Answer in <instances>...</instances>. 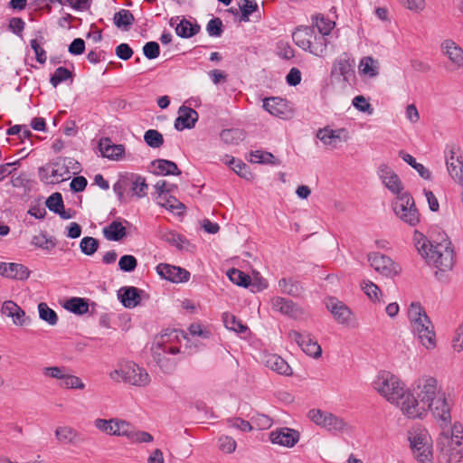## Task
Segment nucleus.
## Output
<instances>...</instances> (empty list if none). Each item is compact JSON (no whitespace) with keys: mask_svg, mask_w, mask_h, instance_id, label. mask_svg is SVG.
Returning <instances> with one entry per match:
<instances>
[{"mask_svg":"<svg viewBox=\"0 0 463 463\" xmlns=\"http://www.w3.org/2000/svg\"><path fill=\"white\" fill-rule=\"evenodd\" d=\"M430 411L443 429L438 439V446L448 457V463H461L463 425L455 422L447 428L450 421V406L438 390L437 380L431 376L418 378L411 390H407L402 402V412L409 419H422Z\"/></svg>","mask_w":463,"mask_h":463,"instance_id":"f257e3e1","label":"nucleus"},{"mask_svg":"<svg viewBox=\"0 0 463 463\" xmlns=\"http://www.w3.org/2000/svg\"><path fill=\"white\" fill-rule=\"evenodd\" d=\"M413 243L419 254L428 265L440 271L452 269L454 265V250L451 247L450 241L444 240L441 242L433 244L423 233L415 231Z\"/></svg>","mask_w":463,"mask_h":463,"instance_id":"f03ea898","label":"nucleus"},{"mask_svg":"<svg viewBox=\"0 0 463 463\" xmlns=\"http://www.w3.org/2000/svg\"><path fill=\"white\" fill-rule=\"evenodd\" d=\"M408 318L420 344L428 350L434 349L437 344L434 326L420 303L412 302L410 305Z\"/></svg>","mask_w":463,"mask_h":463,"instance_id":"7ed1b4c3","label":"nucleus"},{"mask_svg":"<svg viewBox=\"0 0 463 463\" xmlns=\"http://www.w3.org/2000/svg\"><path fill=\"white\" fill-rule=\"evenodd\" d=\"M373 387L386 401L402 411V402L407 390L398 376L388 371H381L373 380Z\"/></svg>","mask_w":463,"mask_h":463,"instance_id":"20e7f679","label":"nucleus"},{"mask_svg":"<svg viewBox=\"0 0 463 463\" xmlns=\"http://www.w3.org/2000/svg\"><path fill=\"white\" fill-rule=\"evenodd\" d=\"M148 184L146 178L135 174L120 175L113 184V191L121 203H127L129 196L143 198L147 194Z\"/></svg>","mask_w":463,"mask_h":463,"instance_id":"39448f33","label":"nucleus"},{"mask_svg":"<svg viewBox=\"0 0 463 463\" xmlns=\"http://www.w3.org/2000/svg\"><path fill=\"white\" fill-rule=\"evenodd\" d=\"M408 440L418 463H433L432 441L427 430L412 428L408 431Z\"/></svg>","mask_w":463,"mask_h":463,"instance_id":"423d86ee","label":"nucleus"},{"mask_svg":"<svg viewBox=\"0 0 463 463\" xmlns=\"http://www.w3.org/2000/svg\"><path fill=\"white\" fill-rule=\"evenodd\" d=\"M110 377L114 381H120L131 385L145 387L150 383L148 373L142 367L133 362H127L118 369L110 373Z\"/></svg>","mask_w":463,"mask_h":463,"instance_id":"0eeeda50","label":"nucleus"},{"mask_svg":"<svg viewBox=\"0 0 463 463\" xmlns=\"http://www.w3.org/2000/svg\"><path fill=\"white\" fill-rule=\"evenodd\" d=\"M392 209L395 215L408 225L414 227L420 222V213L409 193L396 196L392 203Z\"/></svg>","mask_w":463,"mask_h":463,"instance_id":"6e6552de","label":"nucleus"},{"mask_svg":"<svg viewBox=\"0 0 463 463\" xmlns=\"http://www.w3.org/2000/svg\"><path fill=\"white\" fill-rule=\"evenodd\" d=\"M42 179L48 184H58L71 177L66 160L58 158L39 169Z\"/></svg>","mask_w":463,"mask_h":463,"instance_id":"1a4fd4ad","label":"nucleus"},{"mask_svg":"<svg viewBox=\"0 0 463 463\" xmlns=\"http://www.w3.org/2000/svg\"><path fill=\"white\" fill-rule=\"evenodd\" d=\"M317 137L328 149H336L338 147V143L348 141L350 135L348 130L345 128L333 129L329 126H326L317 130Z\"/></svg>","mask_w":463,"mask_h":463,"instance_id":"9d476101","label":"nucleus"},{"mask_svg":"<svg viewBox=\"0 0 463 463\" xmlns=\"http://www.w3.org/2000/svg\"><path fill=\"white\" fill-rule=\"evenodd\" d=\"M288 337L298 344L305 354L313 357L319 358L322 354V348L315 338L308 333H300L296 330H290Z\"/></svg>","mask_w":463,"mask_h":463,"instance_id":"9b49d317","label":"nucleus"},{"mask_svg":"<svg viewBox=\"0 0 463 463\" xmlns=\"http://www.w3.org/2000/svg\"><path fill=\"white\" fill-rule=\"evenodd\" d=\"M368 261L376 272L385 277L395 276L401 271L400 266L390 257L379 252L368 254Z\"/></svg>","mask_w":463,"mask_h":463,"instance_id":"f8f14e48","label":"nucleus"},{"mask_svg":"<svg viewBox=\"0 0 463 463\" xmlns=\"http://www.w3.org/2000/svg\"><path fill=\"white\" fill-rule=\"evenodd\" d=\"M93 424L100 432L118 437H124L127 429H129V422L119 418H111L109 420L97 418L93 421Z\"/></svg>","mask_w":463,"mask_h":463,"instance_id":"ddd939ff","label":"nucleus"},{"mask_svg":"<svg viewBox=\"0 0 463 463\" xmlns=\"http://www.w3.org/2000/svg\"><path fill=\"white\" fill-rule=\"evenodd\" d=\"M449 175L459 184H463V159L460 146H452L446 158Z\"/></svg>","mask_w":463,"mask_h":463,"instance_id":"4468645a","label":"nucleus"},{"mask_svg":"<svg viewBox=\"0 0 463 463\" xmlns=\"http://www.w3.org/2000/svg\"><path fill=\"white\" fill-rule=\"evenodd\" d=\"M378 176L383 185L396 196L401 195L403 191V184L398 175L387 165L383 164L377 171Z\"/></svg>","mask_w":463,"mask_h":463,"instance_id":"2eb2a0df","label":"nucleus"},{"mask_svg":"<svg viewBox=\"0 0 463 463\" xmlns=\"http://www.w3.org/2000/svg\"><path fill=\"white\" fill-rule=\"evenodd\" d=\"M156 270L162 279L173 283L186 282L190 279V272L178 266L160 263L156 266Z\"/></svg>","mask_w":463,"mask_h":463,"instance_id":"dca6fc26","label":"nucleus"},{"mask_svg":"<svg viewBox=\"0 0 463 463\" xmlns=\"http://www.w3.org/2000/svg\"><path fill=\"white\" fill-rule=\"evenodd\" d=\"M299 432L290 428H279L269 433V440L276 445L292 448L299 440Z\"/></svg>","mask_w":463,"mask_h":463,"instance_id":"f3484780","label":"nucleus"},{"mask_svg":"<svg viewBox=\"0 0 463 463\" xmlns=\"http://www.w3.org/2000/svg\"><path fill=\"white\" fill-rule=\"evenodd\" d=\"M326 305L338 323L345 325L351 324L354 315L345 304L335 298H330L327 299Z\"/></svg>","mask_w":463,"mask_h":463,"instance_id":"a211bd4d","label":"nucleus"},{"mask_svg":"<svg viewBox=\"0 0 463 463\" xmlns=\"http://www.w3.org/2000/svg\"><path fill=\"white\" fill-rule=\"evenodd\" d=\"M354 61L346 52L336 58L332 66V76H342L344 80H349L354 74Z\"/></svg>","mask_w":463,"mask_h":463,"instance_id":"6ab92c4d","label":"nucleus"},{"mask_svg":"<svg viewBox=\"0 0 463 463\" xmlns=\"http://www.w3.org/2000/svg\"><path fill=\"white\" fill-rule=\"evenodd\" d=\"M270 304L271 308L274 311L279 312L289 317L297 319L303 315V311L298 305L282 297H274L271 299Z\"/></svg>","mask_w":463,"mask_h":463,"instance_id":"aec40b11","label":"nucleus"},{"mask_svg":"<svg viewBox=\"0 0 463 463\" xmlns=\"http://www.w3.org/2000/svg\"><path fill=\"white\" fill-rule=\"evenodd\" d=\"M2 313L12 317L15 326H24L31 324V319L25 312L14 301L7 300L3 303Z\"/></svg>","mask_w":463,"mask_h":463,"instance_id":"412c9836","label":"nucleus"},{"mask_svg":"<svg viewBox=\"0 0 463 463\" xmlns=\"http://www.w3.org/2000/svg\"><path fill=\"white\" fill-rule=\"evenodd\" d=\"M197 120L198 113L194 109L181 106L178 109V117L175 121V128L179 131L193 128Z\"/></svg>","mask_w":463,"mask_h":463,"instance_id":"4be33fe9","label":"nucleus"},{"mask_svg":"<svg viewBox=\"0 0 463 463\" xmlns=\"http://www.w3.org/2000/svg\"><path fill=\"white\" fill-rule=\"evenodd\" d=\"M441 50L448 57L453 69H459L463 64V50L452 40H445L441 43Z\"/></svg>","mask_w":463,"mask_h":463,"instance_id":"5701e85b","label":"nucleus"},{"mask_svg":"<svg viewBox=\"0 0 463 463\" xmlns=\"http://www.w3.org/2000/svg\"><path fill=\"white\" fill-rule=\"evenodd\" d=\"M99 148L101 155L110 160H120L125 154V146L123 145H115L109 137L101 138L99 142Z\"/></svg>","mask_w":463,"mask_h":463,"instance_id":"b1692460","label":"nucleus"},{"mask_svg":"<svg viewBox=\"0 0 463 463\" xmlns=\"http://www.w3.org/2000/svg\"><path fill=\"white\" fill-rule=\"evenodd\" d=\"M151 172L156 175H179L181 171L177 165L166 159H156L151 163Z\"/></svg>","mask_w":463,"mask_h":463,"instance_id":"393cba45","label":"nucleus"},{"mask_svg":"<svg viewBox=\"0 0 463 463\" xmlns=\"http://www.w3.org/2000/svg\"><path fill=\"white\" fill-rule=\"evenodd\" d=\"M30 270L21 263H5L3 277L16 280H25L30 276Z\"/></svg>","mask_w":463,"mask_h":463,"instance_id":"a878e982","label":"nucleus"},{"mask_svg":"<svg viewBox=\"0 0 463 463\" xmlns=\"http://www.w3.org/2000/svg\"><path fill=\"white\" fill-rule=\"evenodd\" d=\"M169 338H170V335H167V334L162 335L156 338V342L153 344V345L151 347L153 356L157 363H160V361H161V358H160L161 351L164 354L170 353L172 354H176L179 353L178 347L170 346V345H166V342L169 340Z\"/></svg>","mask_w":463,"mask_h":463,"instance_id":"bb28decb","label":"nucleus"},{"mask_svg":"<svg viewBox=\"0 0 463 463\" xmlns=\"http://www.w3.org/2000/svg\"><path fill=\"white\" fill-rule=\"evenodd\" d=\"M140 292L141 290L135 287L121 288L119 298L123 306L128 308L137 307L141 301Z\"/></svg>","mask_w":463,"mask_h":463,"instance_id":"cd10ccee","label":"nucleus"},{"mask_svg":"<svg viewBox=\"0 0 463 463\" xmlns=\"http://www.w3.org/2000/svg\"><path fill=\"white\" fill-rule=\"evenodd\" d=\"M315 30L313 27H298L292 33V38L296 45L304 51L310 47V41L313 40Z\"/></svg>","mask_w":463,"mask_h":463,"instance_id":"c85d7f7f","label":"nucleus"},{"mask_svg":"<svg viewBox=\"0 0 463 463\" xmlns=\"http://www.w3.org/2000/svg\"><path fill=\"white\" fill-rule=\"evenodd\" d=\"M265 365L280 374H291V368L288 364L279 355L275 354H267L264 360Z\"/></svg>","mask_w":463,"mask_h":463,"instance_id":"c756f323","label":"nucleus"},{"mask_svg":"<svg viewBox=\"0 0 463 463\" xmlns=\"http://www.w3.org/2000/svg\"><path fill=\"white\" fill-rule=\"evenodd\" d=\"M55 438L61 444H75L80 439V433L71 426H59L55 430Z\"/></svg>","mask_w":463,"mask_h":463,"instance_id":"7c9ffc66","label":"nucleus"},{"mask_svg":"<svg viewBox=\"0 0 463 463\" xmlns=\"http://www.w3.org/2000/svg\"><path fill=\"white\" fill-rule=\"evenodd\" d=\"M278 286L281 293L294 298H298L303 293V287L301 284L293 279L283 278L279 280Z\"/></svg>","mask_w":463,"mask_h":463,"instance_id":"2f4dec72","label":"nucleus"},{"mask_svg":"<svg viewBox=\"0 0 463 463\" xmlns=\"http://www.w3.org/2000/svg\"><path fill=\"white\" fill-rule=\"evenodd\" d=\"M263 108L271 115L282 118L286 114V102L280 98L271 97L263 100Z\"/></svg>","mask_w":463,"mask_h":463,"instance_id":"473e14b6","label":"nucleus"},{"mask_svg":"<svg viewBox=\"0 0 463 463\" xmlns=\"http://www.w3.org/2000/svg\"><path fill=\"white\" fill-rule=\"evenodd\" d=\"M157 203L167 209L168 211L175 213L178 215L182 214L185 206L175 197L168 194L157 196Z\"/></svg>","mask_w":463,"mask_h":463,"instance_id":"72a5a7b5","label":"nucleus"},{"mask_svg":"<svg viewBox=\"0 0 463 463\" xmlns=\"http://www.w3.org/2000/svg\"><path fill=\"white\" fill-rule=\"evenodd\" d=\"M323 428L334 432H347L351 430V426L343 418H340L331 412L327 416Z\"/></svg>","mask_w":463,"mask_h":463,"instance_id":"f704fd0d","label":"nucleus"},{"mask_svg":"<svg viewBox=\"0 0 463 463\" xmlns=\"http://www.w3.org/2000/svg\"><path fill=\"white\" fill-rule=\"evenodd\" d=\"M103 235L109 241H118L127 234L126 228L118 221L103 228Z\"/></svg>","mask_w":463,"mask_h":463,"instance_id":"c9c22d12","label":"nucleus"},{"mask_svg":"<svg viewBox=\"0 0 463 463\" xmlns=\"http://www.w3.org/2000/svg\"><path fill=\"white\" fill-rule=\"evenodd\" d=\"M327 45L328 41L325 35L314 33V37L310 41V47L307 49V52L317 57H325L327 53Z\"/></svg>","mask_w":463,"mask_h":463,"instance_id":"e433bc0d","label":"nucleus"},{"mask_svg":"<svg viewBox=\"0 0 463 463\" xmlns=\"http://www.w3.org/2000/svg\"><path fill=\"white\" fill-rule=\"evenodd\" d=\"M358 68L361 74L370 78H373L379 73V62L371 56L362 58Z\"/></svg>","mask_w":463,"mask_h":463,"instance_id":"4c0bfd02","label":"nucleus"},{"mask_svg":"<svg viewBox=\"0 0 463 463\" xmlns=\"http://www.w3.org/2000/svg\"><path fill=\"white\" fill-rule=\"evenodd\" d=\"M399 156L406 162L408 165H410L412 168H414L420 177H422L425 180H430L431 178V173L430 171L426 168L423 165L417 163L416 159L410 154L401 150L399 152Z\"/></svg>","mask_w":463,"mask_h":463,"instance_id":"58836bf2","label":"nucleus"},{"mask_svg":"<svg viewBox=\"0 0 463 463\" xmlns=\"http://www.w3.org/2000/svg\"><path fill=\"white\" fill-rule=\"evenodd\" d=\"M200 25L197 24H193L186 19H182L175 27V33L182 38H190L200 32Z\"/></svg>","mask_w":463,"mask_h":463,"instance_id":"ea45409f","label":"nucleus"},{"mask_svg":"<svg viewBox=\"0 0 463 463\" xmlns=\"http://www.w3.org/2000/svg\"><path fill=\"white\" fill-rule=\"evenodd\" d=\"M64 307L76 315H84L89 312V301L81 298H71L66 301Z\"/></svg>","mask_w":463,"mask_h":463,"instance_id":"a19ab883","label":"nucleus"},{"mask_svg":"<svg viewBox=\"0 0 463 463\" xmlns=\"http://www.w3.org/2000/svg\"><path fill=\"white\" fill-rule=\"evenodd\" d=\"M113 21L118 28L128 30L135 18L129 10L121 9L114 14Z\"/></svg>","mask_w":463,"mask_h":463,"instance_id":"79ce46f5","label":"nucleus"},{"mask_svg":"<svg viewBox=\"0 0 463 463\" xmlns=\"http://www.w3.org/2000/svg\"><path fill=\"white\" fill-rule=\"evenodd\" d=\"M124 437H126L131 442L147 443L153 441V436L150 433L146 431L136 430L130 423L129 429H127Z\"/></svg>","mask_w":463,"mask_h":463,"instance_id":"37998d69","label":"nucleus"},{"mask_svg":"<svg viewBox=\"0 0 463 463\" xmlns=\"http://www.w3.org/2000/svg\"><path fill=\"white\" fill-rule=\"evenodd\" d=\"M38 312H39V317L45 321L48 325L53 326L58 322V316L56 312L49 307V306L44 303L41 302L38 304Z\"/></svg>","mask_w":463,"mask_h":463,"instance_id":"c03bdc74","label":"nucleus"},{"mask_svg":"<svg viewBox=\"0 0 463 463\" xmlns=\"http://www.w3.org/2000/svg\"><path fill=\"white\" fill-rule=\"evenodd\" d=\"M227 276L232 283L238 286L244 288L250 287V277L237 269H231L227 272Z\"/></svg>","mask_w":463,"mask_h":463,"instance_id":"a18cd8bd","label":"nucleus"},{"mask_svg":"<svg viewBox=\"0 0 463 463\" xmlns=\"http://www.w3.org/2000/svg\"><path fill=\"white\" fill-rule=\"evenodd\" d=\"M224 326L227 329L235 331L237 333H243L248 328L244 326L237 317L230 313H224L222 315Z\"/></svg>","mask_w":463,"mask_h":463,"instance_id":"49530a36","label":"nucleus"},{"mask_svg":"<svg viewBox=\"0 0 463 463\" xmlns=\"http://www.w3.org/2000/svg\"><path fill=\"white\" fill-rule=\"evenodd\" d=\"M232 169L241 177L250 180L252 178V173L249 170L248 165L241 160L231 158L226 162Z\"/></svg>","mask_w":463,"mask_h":463,"instance_id":"de8ad7c7","label":"nucleus"},{"mask_svg":"<svg viewBox=\"0 0 463 463\" xmlns=\"http://www.w3.org/2000/svg\"><path fill=\"white\" fill-rule=\"evenodd\" d=\"M315 25L317 27L319 34L328 35L335 26V23L326 19L322 14H317L313 17Z\"/></svg>","mask_w":463,"mask_h":463,"instance_id":"09e8293b","label":"nucleus"},{"mask_svg":"<svg viewBox=\"0 0 463 463\" xmlns=\"http://www.w3.org/2000/svg\"><path fill=\"white\" fill-rule=\"evenodd\" d=\"M144 140L148 146L153 148H158L164 144L163 135L156 129L146 131Z\"/></svg>","mask_w":463,"mask_h":463,"instance_id":"8fccbe9b","label":"nucleus"},{"mask_svg":"<svg viewBox=\"0 0 463 463\" xmlns=\"http://www.w3.org/2000/svg\"><path fill=\"white\" fill-rule=\"evenodd\" d=\"M60 387L67 389H79L83 390L85 384L78 376L69 373L68 372L63 376L62 382L60 383Z\"/></svg>","mask_w":463,"mask_h":463,"instance_id":"3c124183","label":"nucleus"},{"mask_svg":"<svg viewBox=\"0 0 463 463\" xmlns=\"http://www.w3.org/2000/svg\"><path fill=\"white\" fill-rule=\"evenodd\" d=\"M99 248V241L93 237H84L80 242V249L85 255H93Z\"/></svg>","mask_w":463,"mask_h":463,"instance_id":"603ef678","label":"nucleus"},{"mask_svg":"<svg viewBox=\"0 0 463 463\" xmlns=\"http://www.w3.org/2000/svg\"><path fill=\"white\" fill-rule=\"evenodd\" d=\"M161 239L180 250L184 248V243L186 242L182 235L174 231L162 232Z\"/></svg>","mask_w":463,"mask_h":463,"instance_id":"864d4df0","label":"nucleus"},{"mask_svg":"<svg viewBox=\"0 0 463 463\" xmlns=\"http://www.w3.org/2000/svg\"><path fill=\"white\" fill-rule=\"evenodd\" d=\"M72 73L65 67H59L55 70L54 73L51 76L50 82L56 88L60 83L71 79Z\"/></svg>","mask_w":463,"mask_h":463,"instance_id":"5fc2aeb1","label":"nucleus"},{"mask_svg":"<svg viewBox=\"0 0 463 463\" xmlns=\"http://www.w3.org/2000/svg\"><path fill=\"white\" fill-rule=\"evenodd\" d=\"M31 243L36 248L46 250H51L56 246L55 242L52 239H48L44 233L34 235Z\"/></svg>","mask_w":463,"mask_h":463,"instance_id":"6e6d98bb","label":"nucleus"},{"mask_svg":"<svg viewBox=\"0 0 463 463\" xmlns=\"http://www.w3.org/2000/svg\"><path fill=\"white\" fill-rule=\"evenodd\" d=\"M239 7L241 11V20L249 21V15L258 9V4L255 0H240Z\"/></svg>","mask_w":463,"mask_h":463,"instance_id":"4d7b16f0","label":"nucleus"},{"mask_svg":"<svg viewBox=\"0 0 463 463\" xmlns=\"http://www.w3.org/2000/svg\"><path fill=\"white\" fill-rule=\"evenodd\" d=\"M46 207L54 213H60L64 207L62 196L60 193H54L46 200Z\"/></svg>","mask_w":463,"mask_h":463,"instance_id":"13d9d810","label":"nucleus"},{"mask_svg":"<svg viewBox=\"0 0 463 463\" xmlns=\"http://www.w3.org/2000/svg\"><path fill=\"white\" fill-rule=\"evenodd\" d=\"M68 369L64 366H47L43 369V374L45 377L60 380L62 382L63 376Z\"/></svg>","mask_w":463,"mask_h":463,"instance_id":"bf43d9fd","label":"nucleus"},{"mask_svg":"<svg viewBox=\"0 0 463 463\" xmlns=\"http://www.w3.org/2000/svg\"><path fill=\"white\" fill-rule=\"evenodd\" d=\"M206 31L212 37H220L223 32L222 20L218 17L211 19L206 25Z\"/></svg>","mask_w":463,"mask_h":463,"instance_id":"052dcab7","label":"nucleus"},{"mask_svg":"<svg viewBox=\"0 0 463 463\" xmlns=\"http://www.w3.org/2000/svg\"><path fill=\"white\" fill-rule=\"evenodd\" d=\"M137 265V260L133 255H124L119 259V269L125 272L133 271Z\"/></svg>","mask_w":463,"mask_h":463,"instance_id":"680f3d73","label":"nucleus"},{"mask_svg":"<svg viewBox=\"0 0 463 463\" xmlns=\"http://www.w3.org/2000/svg\"><path fill=\"white\" fill-rule=\"evenodd\" d=\"M330 412L324 411L321 410H310L308 412V418L317 426H320L323 428L324 424L326 423V420L327 419V416Z\"/></svg>","mask_w":463,"mask_h":463,"instance_id":"e2e57ef3","label":"nucleus"},{"mask_svg":"<svg viewBox=\"0 0 463 463\" xmlns=\"http://www.w3.org/2000/svg\"><path fill=\"white\" fill-rule=\"evenodd\" d=\"M362 288L371 300L376 301L379 299L378 294L381 292V290L378 286L372 281H364L362 284Z\"/></svg>","mask_w":463,"mask_h":463,"instance_id":"0e129e2a","label":"nucleus"},{"mask_svg":"<svg viewBox=\"0 0 463 463\" xmlns=\"http://www.w3.org/2000/svg\"><path fill=\"white\" fill-rule=\"evenodd\" d=\"M144 55L149 59L153 60L159 56L160 47L156 42H148L143 47Z\"/></svg>","mask_w":463,"mask_h":463,"instance_id":"69168bd1","label":"nucleus"},{"mask_svg":"<svg viewBox=\"0 0 463 463\" xmlns=\"http://www.w3.org/2000/svg\"><path fill=\"white\" fill-rule=\"evenodd\" d=\"M278 54L285 60H290L294 57L295 52L288 43L280 41L278 43Z\"/></svg>","mask_w":463,"mask_h":463,"instance_id":"338daca9","label":"nucleus"},{"mask_svg":"<svg viewBox=\"0 0 463 463\" xmlns=\"http://www.w3.org/2000/svg\"><path fill=\"white\" fill-rule=\"evenodd\" d=\"M219 447L223 452L232 453L236 449V442L232 438L223 436L219 439Z\"/></svg>","mask_w":463,"mask_h":463,"instance_id":"774afa93","label":"nucleus"}]
</instances>
